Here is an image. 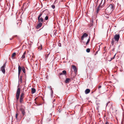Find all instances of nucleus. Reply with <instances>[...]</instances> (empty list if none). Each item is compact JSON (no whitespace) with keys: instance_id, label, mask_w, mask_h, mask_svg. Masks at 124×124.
<instances>
[{"instance_id":"obj_22","label":"nucleus","mask_w":124,"mask_h":124,"mask_svg":"<svg viewBox=\"0 0 124 124\" xmlns=\"http://www.w3.org/2000/svg\"><path fill=\"white\" fill-rule=\"evenodd\" d=\"M62 73L64 75H66V72L65 70H63L62 71Z\"/></svg>"},{"instance_id":"obj_10","label":"nucleus","mask_w":124,"mask_h":124,"mask_svg":"<svg viewBox=\"0 0 124 124\" xmlns=\"http://www.w3.org/2000/svg\"><path fill=\"white\" fill-rule=\"evenodd\" d=\"M26 54V51H25L23 53V54L22 57L21 58L22 59V60H23V59L25 58V55Z\"/></svg>"},{"instance_id":"obj_44","label":"nucleus","mask_w":124,"mask_h":124,"mask_svg":"<svg viewBox=\"0 0 124 124\" xmlns=\"http://www.w3.org/2000/svg\"><path fill=\"white\" fill-rule=\"evenodd\" d=\"M50 114L51 115V116H52V114Z\"/></svg>"},{"instance_id":"obj_40","label":"nucleus","mask_w":124,"mask_h":124,"mask_svg":"<svg viewBox=\"0 0 124 124\" xmlns=\"http://www.w3.org/2000/svg\"><path fill=\"white\" fill-rule=\"evenodd\" d=\"M51 90L52 91V93H51V95H52V94H53V92L52 90V89L51 88Z\"/></svg>"},{"instance_id":"obj_19","label":"nucleus","mask_w":124,"mask_h":124,"mask_svg":"<svg viewBox=\"0 0 124 124\" xmlns=\"http://www.w3.org/2000/svg\"><path fill=\"white\" fill-rule=\"evenodd\" d=\"M114 6V5L113 4H111L109 5L108 7L109 8H113Z\"/></svg>"},{"instance_id":"obj_28","label":"nucleus","mask_w":124,"mask_h":124,"mask_svg":"<svg viewBox=\"0 0 124 124\" xmlns=\"http://www.w3.org/2000/svg\"><path fill=\"white\" fill-rule=\"evenodd\" d=\"M60 40H59V41L58 42V46H60V47L61 46V43L60 42Z\"/></svg>"},{"instance_id":"obj_16","label":"nucleus","mask_w":124,"mask_h":124,"mask_svg":"<svg viewBox=\"0 0 124 124\" xmlns=\"http://www.w3.org/2000/svg\"><path fill=\"white\" fill-rule=\"evenodd\" d=\"M99 8H97L96 10V12H95V15H97L100 9Z\"/></svg>"},{"instance_id":"obj_4","label":"nucleus","mask_w":124,"mask_h":124,"mask_svg":"<svg viewBox=\"0 0 124 124\" xmlns=\"http://www.w3.org/2000/svg\"><path fill=\"white\" fill-rule=\"evenodd\" d=\"M120 35L119 34H116L114 36L113 39H115V41H117V42H118V41Z\"/></svg>"},{"instance_id":"obj_25","label":"nucleus","mask_w":124,"mask_h":124,"mask_svg":"<svg viewBox=\"0 0 124 124\" xmlns=\"http://www.w3.org/2000/svg\"><path fill=\"white\" fill-rule=\"evenodd\" d=\"M93 21L92 20V22L90 24V27H91V26H92L93 25Z\"/></svg>"},{"instance_id":"obj_14","label":"nucleus","mask_w":124,"mask_h":124,"mask_svg":"<svg viewBox=\"0 0 124 124\" xmlns=\"http://www.w3.org/2000/svg\"><path fill=\"white\" fill-rule=\"evenodd\" d=\"M24 93H22L21 94L20 98L23 99L24 98Z\"/></svg>"},{"instance_id":"obj_43","label":"nucleus","mask_w":124,"mask_h":124,"mask_svg":"<svg viewBox=\"0 0 124 124\" xmlns=\"http://www.w3.org/2000/svg\"><path fill=\"white\" fill-rule=\"evenodd\" d=\"M12 39H10V40H11Z\"/></svg>"},{"instance_id":"obj_45","label":"nucleus","mask_w":124,"mask_h":124,"mask_svg":"<svg viewBox=\"0 0 124 124\" xmlns=\"http://www.w3.org/2000/svg\"><path fill=\"white\" fill-rule=\"evenodd\" d=\"M36 99H35V100H36Z\"/></svg>"},{"instance_id":"obj_15","label":"nucleus","mask_w":124,"mask_h":124,"mask_svg":"<svg viewBox=\"0 0 124 124\" xmlns=\"http://www.w3.org/2000/svg\"><path fill=\"white\" fill-rule=\"evenodd\" d=\"M70 80V78H67L66 79V80L65 81V82L66 83H69Z\"/></svg>"},{"instance_id":"obj_23","label":"nucleus","mask_w":124,"mask_h":124,"mask_svg":"<svg viewBox=\"0 0 124 124\" xmlns=\"http://www.w3.org/2000/svg\"><path fill=\"white\" fill-rule=\"evenodd\" d=\"M114 39L113 38L112 39V41L111 42V44L112 46L114 44Z\"/></svg>"},{"instance_id":"obj_33","label":"nucleus","mask_w":124,"mask_h":124,"mask_svg":"<svg viewBox=\"0 0 124 124\" xmlns=\"http://www.w3.org/2000/svg\"><path fill=\"white\" fill-rule=\"evenodd\" d=\"M116 54H115V55H114V57H112V58H111V60H112V59H114L115 58V56L116 55Z\"/></svg>"},{"instance_id":"obj_13","label":"nucleus","mask_w":124,"mask_h":124,"mask_svg":"<svg viewBox=\"0 0 124 124\" xmlns=\"http://www.w3.org/2000/svg\"><path fill=\"white\" fill-rule=\"evenodd\" d=\"M36 89L34 88H32L31 89V93L32 94H33L36 92Z\"/></svg>"},{"instance_id":"obj_30","label":"nucleus","mask_w":124,"mask_h":124,"mask_svg":"<svg viewBox=\"0 0 124 124\" xmlns=\"http://www.w3.org/2000/svg\"><path fill=\"white\" fill-rule=\"evenodd\" d=\"M48 16H46L45 18V19L46 20H47L48 19Z\"/></svg>"},{"instance_id":"obj_36","label":"nucleus","mask_w":124,"mask_h":124,"mask_svg":"<svg viewBox=\"0 0 124 124\" xmlns=\"http://www.w3.org/2000/svg\"><path fill=\"white\" fill-rule=\"evenodd\" d=\"M63 74V73H62V72L61 73H60L59 74V75H62Z\"/></svg>"},{"instance_id":"obj_34","label":"nucleus","mask_w":124,"mask_h":124,"mask_svg":"<svg viewBox=\"0 0 124 124\" xmlns=\"http://www.w3.org/2000/svg\"><path fill=\"white\" fill-rule=\"evenodd\" d=\"M101 86H99L98 87V89L99 90H100V88L101 87Z\"/></svg>"},{"instance_id":"obj_29","label":"nucleus","mask_w":124,"mask_h":124,"mask_svg":"<svg viewBox=\"0 0 124 124\" xmlns=\"http://www.w3.org/2000/svg\"><path fill=\"white\" fill-rule=\"evenodd\" d=\"M18 113H17L16 114V115L15 116L16 118V120H18V118H17V116H18Z\"/></svg>"},{"instance_id":"obj_26","label":"nucleus","mask_w":124,"mask_h":124,"mask_svg":"<svg viewBox=\"0 0 124 124\" xmlns=\"http://www.w3.org/2000/svg\"><path fill=\"white\" fill-rule=\"evenodd\" d=\"M107 14H105V15H104V18H109V17H108V16H107Z\"/></svg>"},{"instance_id":"obj_24","label":"nucleus","mask_w":124,"mask_h":124,"mask_svg":"<svg viewBox=\"0 0 124 124\" xmlns=\"http://www.w3.org/2000/svg\"><path fill=\"white\" fill-rule=\"evenodd\" d=\"M90 38H89L88 39L87 41V42H86V45H87L89 42V41H90Z\"/></svg>"},{"instance_id":"obj_5","label":"nucleus","mask_w":124,"mask_h":124,"mask_svg":"<svg viewBox=\"0 0 124 124\" xmlns=\"http://www.w3.org/2000/svg\"><path fill=\"white\" fill-rule=\"evenodd\" d=\"M5 64H4L3 65V66L1 68V70L2 71V72L4 74H5Z\"/></svg>"},{"instance_id":"obj_6","label":"nucleus","mask_w":124,"mask_h":124,"mask_svg":"<svg viewBox=\"0 0 124 124\" xmlns=\"http://www.w3.org/2000/svg\"><path fill=\"white\" fill-rule=\"evenodd\" d=\"M22 70V68L20 66L19 64H18V77L19 76L20 74L21 71Z\"/></svg>"},{"instance_id":"obj_37","label":"nucleus","mask_w":124,"mask_h":124,"mask_svg":"<svg viewBox=\"0 0 124 124\" xmlns=\"http://www.w3.org/2000/svg\"><path fill=\"white\" fill-rule=\"evenodd\" d=\"M52 8H55V6L54 5H52Z\"/></svg>"},{"instance_id":"obj_41","label":"nucleus","mask_w":124,"mask_h":124,"mask_svg":"<svg viewBox=\"0 0 124 124\" xmlns=\"http://www.w3.org/2000/svg\"><path fill=\"white\" fill-rule=\"evenodd\" d=\"M40 47V50H41L42 48V46H41Z\"/></svg>"},{"instance_id":"obj_9","label":"nucleus","mask_w":124,"mask_h":124,"mask_svg":"<svg viewBox=\"0 0 124 124\" xmlns=\"http://www.w3.org/2000/svg\"><path fill=\"white\" fill-rule=\"evenodd\" d=\"M72 69L74 70V72H77V70L76 67L74 65H72Z\"/></svg>"},{"instance_id":"obj_42","label":"nucleus","mask_w":124,"mask_h":124,"mask_svg":"<svg viewBox=\"0 0 124 124\" xmlns=\"http://www.w3.org/2000/svg\"><path fill=\"white\" fill-rule=\"evenodd\" d=\"M55 101V99H54V101H53V102H54V101Z\"/></svg>"},{"instance_id":"obj_20","label":"nucleus","mask_w":124,"mask_h":124,"mask_svg":"<svg viewBox=\"0 0 124 124\" xmlns=\"http://www.w3.org/2000/svg\"><path fill=\"white\" fill-rule=\"evenodd\" d=\"M23 98H20V102L21 103H23Z\"/></svg>"},{"instance_id":"obj_21","label":"nucleus","mask_w":124,"mask_h":124,"mask_svg":"<svg viewBox=\"0 0 124 124\" xmlns=\"http://www.w3.org/2000/svg\"><path fill=\"white\" fill-rule=\"evenodd\" d=\"M22 70L23 73H25V68L24 67H22Z\"/></svg>"},{"instance_id":"obj_39","label":"nucleus","mask_w":124,"mask_h":124,"mask_svg":"<svg viewBox=\"0 0 124 124\" xmlns=\"http://www.w3.org/2000/svg\"><path fill=\"white\" fill-rule=\"evenodd\" d=\"M108 123L107 122H106L105 124H108Z\"/></svg>"},{"instance_id":"obj_35","label":"nucleus","mask_w":124,"mask_h":124,"mask_svg":"<svg viewBox=\"0 0 124 124\" xmlns=\"http://www.w3.org/2000/svg\"><path fill=\"white\" fill-rule=\"evenodd\" d=\"M110 102H108V103H107L106 104V106H107L108 105L109 103H110Z\"/></svg>"},{"instance_id":"obj_46","label":"nucleus","mask_w":124,"mask_h":124,"mask_svg":"<svg viewBox=\"0 0 124 124\" xmlns=\"http://www.w3.org/2000/svg\"><path fill=\"white\" fill-rule=\"evenodd\" d=\"M56 32V31L54 32V33L55 34V32Z\"/></svg>"},{"instance_id":"obj_7","label":"nucleus","mask_w":124,"mask_h":124,"mask_svg":"<svg viewBox=\"0 0 124 124\" xmlns=\"http://www.w3.org/2000/svg\"><path fill=\"white\" fill-rule=\"evenodd\" d=\"M20 93V89L18 88L17 90L16 93V95H19Z\"/></svg>"},{"instance_id":"obj_31","label":"nucleus","mask_w":124,"mask_h":124,"mask_svg":"<svg viewBox=\"0 0 124 124\" xmlns=\"http://www.w3.org/2000/svg\"><path fill=\"white\" fill-rule=\"evenodd\" d=\"M19 95H16V98L17 100H18L19 99Z\"/></svg>"},{"instance_id":"obj_3","label":"nucleus","mask_w":124,"mask_h":124,"mask_svg":"<svg viewBox=\"0 0 124 124\" xmlns=\"http://www.w3.org/2000/svg\"><path fill=\"white\" fill-rule=\"evenodd\" d=\"M24 108V107L23 106H21L20 108V110L21 111L22 114L23 116L25 115V111Z\"/></svg>"},{"instance_id":"obj_32","label":"nucleus","mask_w":124,"mask_h":124,"mask_svg":"<svg viewBox=\"0 0 124 124\" xmlns=\"http://www.w3.org/2000/svg\"><path fill=\"white\" fill-rule=\"evenodd\" d=\"M42 15V13H41L39 15V16L38 17V18H40V17Z\"/></svg>"},{"instance_id":"obj_27","label":"nucleus","mask_w":124,"mask_h":124,"mask_svg":"<svg viewBox=\"0 0 124 124\" xmlns=\"http://www.w3.org/2000/svg\"><path fill=\"white\" fill-rule=\"evenodd\" d=\"M86 51L87 53H89L90 51V49L89 48H87L86 49Z\"/></svg>"},{"instance_id":"obj_12","label":"nucleus","mask_w":124,"mask_h":124,"mask_svg":"<svg viewBox=\"0 0 124 124\" xmlns=\"http://www.w3.org/2000/svg\"><path fill=\"white\" fill-rule=\"evenodd\" d=\"M90 90L88 89H86L85 91V93L86 94H87L90 93Z\"/></svg>"},{"instance_id":"obj_1","label":"nucleus","mask_w":124,"mask_h":124,"mask_svg":"<svg viewBox=\"0 0 124 124\" xmlns=\"http://www.w3.org/2000/svg\"><path fill=\"white\" fill-rule=\"evenodd\" d=\"M105 0H97V4L99 5V6L98 8L99 7H101L104 4Z\"/></svg>"},{"instance_id":"obj_18","label":"nucleus","mask_w":124,"mask_h":124,"mask_svg":"<svg viewBox=\"0 0 124 124\" xmlns=\"http://www.w3.org/2000/svg\"><path fill=\"white\" fill-rule=\"evenodd\" d=\"M16 55V53L14 52L13 53L12 55V56H11V57L12 58V59H14V57Z\"/></svg>"},{"instance_id":"obj_11","label":"nucleus","mask_w":124,"mask_h":124,"mask_svg":"<svg viewBox=\"0 0 124 124\" xmlns=\"http://www.w3.org/2000/svg\"><path fill=\"white\" fill-rule=\"evenodd\" d=\"M42 23H39L37 25L36 28L37 29H38L42 25Z\"/></svg>"},{"instance_id":"obj_8","label":"nucleus","mask_w":124,"mask_h":124,"mask_svg":"<svg viewBox=\"0 0 124 124\" xmlns=\"http://www.w3.org/2000/svg\"><path fill=\"white\" fill-rule=\"evenodd\" d=\"M88 36V35L86 33H84L82 35L81 39L82 40H83L84 37H86Z\"/></svg>"},{"instance_id":"obj_17","label":"nucleus","mask_w":124,"mask_h":124,"mask_svg":"<svg viewBox=\"0 0 124 124\" xmlns=\"http://www.w3.org/2000/svg\"><path fill=\"white\" fill-rule=\"evenodd\" d=\"M38 20L39 22H43V19L42 18H38Z\"/></svg>"},{"instance_id":"obj_38","label":"nucleus","mask_w":124,"mask_h":124,"mask_svg":"<svg viewBox=\"0 0 124 124\" xmlns=\"http://www.w3.org/2000/svg\"><path fill=\"white\" fill-rule=\"evenodd\" d=\"M98 51H96V53H95V55H96V54H98Z\"/></svg>"},{"instance_id":"obj_2","label":"nucleus","mask_w":124,"mask_h":124,"mask_svg":"<svg viewBox=\"0 0 124 124\" xmlns=\"http://www.w3.org/2000/svg\"><path fill=\"white\" fill-rule=\"evenodd\" d=\"M113 8H107L105 10V12L108 15H109L113 10Z\"/></svg>"}]
</instances>
